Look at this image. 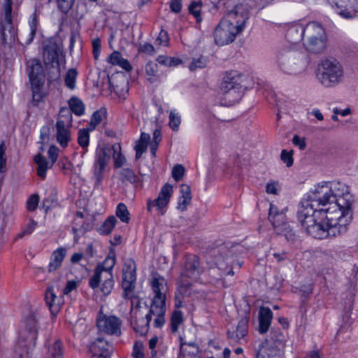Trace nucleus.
<instances>
[{
	"label": "nucleus",
	"mask_w": 358,
	"mask_h": 358,
	"mask_svg": "<svg viewBox=\"0 0 358 358\" xmlns=\"http://www.w3.org/2000/svg\"><path fill=\"white\" fill-rule=\"evenodd\" d=\"M119 179L122 182L136 183L139 180V177L133 171V170L125 168L122 169L119 173Z\"/></svg>",
	"instance_id": "e433bc0d"
},
{
	"label": "nucleus",
	"mask_w": 358,
	"mask_h": 358,
	"mask_svg": "<svg viewBox=\"0 0 358 358\" xmlns=\"http://www.w3.org/2000/svg\"><path fill=\"white\" fill-rule=\"evenodd\" d=\"M242 251L243 248L239 244H221L213 252L215 263L220 269L225 271L227 275H234L236 266L241 268L242 266L243 262L237 259L238 255Z\"/></svg>",
	"instance_id": "39448f33"
},
{
	"label": "nucleus",
	"mask_w": 358,
	"mask_h": 358,
	"mask_svg": "<svg viewBox=\"0 0 358 358\" xmlns=\"http://www.w3.org/2000/svg\"><path fill=\"white\" fill-rule=\"evenodd\" d=\"M107 61L113 64L121 67L122 69L129 72L132 69V66L129 62L122 57V55L118 51H114L108 58Z\"/></svg>",
	"instance_id": "72a5a7b5"
},
{
	"label": "nucleus",
	"mask_w": 358,
	"mask_h": 358,
	"mask_svg": "<svg viewBox=\"0 0 358 358\" xmlns=\"http://www.w3.org/2000/svg\"><path fill=\"white\" fill-rule=\"evenodd\" d=\"M96 287H90L93 290L99 287L103 295L110 294L114 287L113 275L110 273H106L101 275Z\"/></svg>",
	"instance_id": "393cba45"
},
{
	"label": "nucleus",
	"mask_w": 358,
	"mask_h": 358,
	"mask_svg": "<svg viewBox=\"0 0 358 358\" xmlns=\"http://www.w3.org/2000/svg\"><path fill=\"white\" fill-rule=\"evenodd\" d=\"M277 63L282 73L296 76L306 71L308 65V59L301 52L284 48L280 50L277 55Z\"/></svg>",
	"instance_id": "423d86ee"
},
{
	"label": "nucleus",
	"mask_w": 358,
	"mask_h": 358,
	"mask_svg": "<svg viewBox=\"0 0 358 358\" xmlns=\"http://www.w3.org/2000/svg\"><path fill=\"white\" fill-rule=\"evenodd\" d=\"M292 143L294 145L298 146L301 150H304L306 148V142L303 138L295 135L293 137Z\"/></svg>",
	"instance_id": "e2e57ef3"
},
{
	"label": "nucleus",
	"mask_w": 358,
	"mask_h": 358,
	"mask_svg": "<svg viewBox=\"0 0 358 358\" xmlns=\"http://www.w3.org/2000/svg\"><path fill=\"white\" fill-rule=\"evenodd\" d=\"M45 300L52 314H57L60 308V299L57 296L52 287H48Z\"/></svg>",
	"instance_id": "cd10ccee"
},
{
	"label": "nucleus",
	"mask_w": 358,
	"mask_h": 358,
	"mask_svg": "<svg viewBox=\"0 0 358 358\" xmlns=\"http://www.w3.org/2000/svg\"><path fill=\"white\" fill-rule=\"evenodd\" d=\"M145 73L148 76V80L152 83L159 78L158 65L156 62L150 61L147 62L145 67Z\"/></svg>",
	"instance_id": "c9c22d12"
},
{
	"label": "nucleus",
	"mask_w": 358,
	"mask_h": 358,
	"mask_svg": "<svg viewBox=\"0 0 358 358\" xmlns=\"http://www.w3.org/2000/svg\"><path fill=\"white\" fill-rule=\"evenodd\" d=\"M36 319L34 314H29L24 320L20 330L15 352L20 357L28 355L34 349L37 338Z\"/></svg>",
	"instance_id": "6e6552de"
},
{
	"label": "nucleus",
	"mask_w": 358,
	"mask_h": 358,
	"mask_svg": "<svg viewBox=\"0 0 358 358\" xmlns=\"http://www.w3.org/2000/svg\"><path fill=\"white\" fill-rule=\"evenodd\" d=\"M83 258V254L81 252L74 253L71 257V262L72 264L78 263Z\"/></svg>",
	"instance_id": "774afa93"
},
{
	"label": "nucleus",
	"mask_w": 358,
	"mask_h": 358,
	"mask_svg": "<svg viewBox=\"0 0 358 358\" xmlns=\"http://www.w3.org/2000/svg\"><path fill=\"white\" fill-rule=\"evenodd\" d=\"M241 76L236 71H231L224 77L221 90L230 103H234L241 96Z\"/></svg>",
	"instance_id": "4468645a"
},
{
	"label": "nucleus",
	"mask_w": 358,
	"mask_h": 358,
	"mask_svg": "<svg viewBox=\"0 0 358 358\" xmlns=\"http://www.w3.org/2000/svg\"><path fill=\"white\" fill-rule=\"evenodd\" d=\"M327 36L324 29L317 22H310L304 27L303 42H310L312 40Z\"/></svg>",
	"instance_id": "b1692460"
},
{
	"label": "nucleus",
	"mask_w": 358,
	"mask_h": 358,
	"mask_svg": "<svg viewBox=\"0 0 358 358\" xmlns=\"http://www.w3.org/2000/svg\"><path fill=\"white\" fill-rule=\"evenodd\" d=\"M202 3L201 1H194L189 6V11L192 14L196 19L200 17V13L201 10Z\"/></svg>",
	"instance_id": "603ef678"
},
{
	"label": "nucleus",
	"mask_w": 358,
	"mask_h": 358,
	"mask_svg": "<svg viewBox=\"0 0 358 358\" xmlns=\"http://www.w3.org/2000/svg\"><path fill=\"white\" fill-rule=\"evenodd\" d=\"M121 320L115 316H103L97 320L96 326L99 331L110 335H120Z\"/></svg>",
	"instance_id": "6ab92c4d"
},
{
	"label": "nucleus",
	"mask_w": 358,
	"mask_h": 358,
	"mask_svg": "<svg viewBox=\"0 0 358 358\" xmlns=\"http://www.w3.org/2000/svg\"><path fill=\"white\" fill-rule=\"evenodd\" d=\"M273 317L269 308H261L259 313V331L264 334L268 331Z\"/></svg>",
	"instance_id": "a878e982"
},
{
	"label": "nucleus",
	"mask_w": 358,
	"mask_h": 358,
	"mask_svg": "<svg viewBox=\"0 0 358 358\" xmlns=\"http://www.w3.org/2000/svg\"><path fill=\"white\" fill-rule=\"evenodd\" d=\"M116 215L122 222L128 223L130 220L129 213L126 205L120 203L116 208Z\"/></svg>",
	"instance_id": "79ce46f5"
},
{
	"label": "nucleus",
	"mask_w": 358,
	"mask_h": 358,
	"mask_svg": "<svg viewBox=\"0 0 358 358\" xmlns=\"http://www.w3.org/2000/svg\"><path fill=\"white\" fill-rule=\"evenodd\" d=\"M165 310V304H151L148 314H150V320L152 319V315L156 316L154 320L155 327H162L164 324L165 320L164 315Z\"/></svg>",
	"instance_id": "c85d7f7f"
},
{
	"label": "nucleus",
	"mask_w": 358,
	"mask_h": 358,
	"mask_svg": "<svg viewBox=\"0 0 358 358\" xmlns=\"http://www.w3.org/2000/svg\"><path fill=\"white\" fill-rule=\"evenodd\" d=\"M6 146L4 141L0 143V173H4L6 171Z\"/></svg>",
	"instance_id": "49530a36"
},
{
	"label": "nucleus",
	"mask_w": 358,
	"mask_h": 358,
	"mask_svg": "<svg viewBox=\"0 0 358 358\" xmlns=\"http://www.w3.org/2000/svg\"><path fill=\"white\" fill-rule=\"evenodd\" d=\"M170 8L173 12L176 13H180L182 8L181 0H172L170 3Z\"/></svg>",
	"instance_id": "680f3d73"
},
{
	"label": "nucleus",
	"mask_w": 358,
	"mask_h": 358,
	"mask_svg": "<svg viewBox=\"0 0 358 358\" xmlns=\"http://www.w3.org/2000/svg\"><path fill=\"white\" fill-rule=\"evenodd\" d=\"M171 331L176 332L178 330L179 325L182 323V313L180 310H176L171 316Z\"/></svg>",
	"instance_id": "c03bdc74"
},
{
	"label": "nucleus",
	"mask_w": 358,
	"mask_h": 358,
	"mask_svg": "<svg viewBox=\"0 0 358 358\" xmlns=\"http://www.w3.org/2000/svg\"><path fill=\"white\" fill-rule=\"evenodd\" d=\"M66 255V250L64 248H59L55 250L51 257L48 264V271L53 272L58 269Z\"/></svg>",
	"instance_id": "c756f323"
},
{
	"label": "nucleus",
	"mask_w": 358,
	"mask_h": 358,
	"mask_svg": "<svg viewBox=\"0 0 358 358\" xmlns=\"http://www.w3.org/2000/svg\"><path fill=\"white\" fill-rule=\"evenodd\" d=\"M61 48L53 40L45 41L43 45V61L48 71V79L57 80L60 76L59 56Z\"/></svg>",
	"instance_id": "9b49d317"
},
{
	"label": "nucleus",
	"mask_w": 358,
	"mask_h": 358,
	"mask_svg": "<svg viewBox=\"0 0 358 358\" xmlns=\"http://www.w3.org/2000/svg\"><path fill=\"white\" fill-rule=\"evenodd\" d=\"M29 33L27 38L26 39L25 43H31L36 35V32L38 27V18L36 13H32L29 20Z\"/></svg>",
	"instance_id": "58836bf2"
},
{
	"label": "nucleus",
	"mask_w": 358,
	"mask_h": 358,
	"mask_svg": "<svg viewBox=\"0 0 358 358\" xmlns=\"http://www.w3.org/2000/svg\"><path fill=\"white\" fill-rule=\"evenodd\" d=\"M37 222L34 221L33 219H30L29 224L23 229L22 232L18 234V238H22L24 236L30 235L37 227Z\"/></svg>",
	"instance_id": "3c124183"
},
{
	"label": "nucleus",
	"mask_w": 358,
	"mask_h": 358,
	"mask_svg": "<svg viewBox=\"0 0 358 358\" xmlns=\"http://www.w3.org/2000/svg\"><path fill=\"white\" fill-rule=\"evenodd\" d=\"M48 153L51 160L50 166H48L46 159L41 154L36 155L34 158V162L37 165V174L42 179L45 178L47 170L51 168L56 162L58 156V148L52 145L49 148Z\"/></svg>",
	"instance_id": "a211bd4d"
},
{
	"label": "nucleus",
	"mask_w": 358,
	"mask_h": 358,
	"mask_svg": "<svg viewBox=\"0 0 358 358\" xmlns=\"http://www.w3.org/2000/svg\"><path fill=\"white\" fill-rule=\"evenodd\" d=\"M298 219L306 232L314 238H331L347 231L351 222V217H344L333 215H316V213H307V210H298Z\"/></svg>",
	"instance_id": "f03ea898"
},
{
	"label": "nucleus",
	"mask_w": 358,
	"mask_h": 358,
	"mask_svg": "<svg viewBox=\"0 0 358 358\" xmlns=\"http://www.w3.org/2000/svg\"><path fill=\"white\" fill-rule=\"evenodd\" d=\"M115 264V257H108L103 263L99 264L95 269L93 275L89 280L90 287H96V283L101 274L106 273H113V268Z\"/></svg>",
	"instance_id": "5701e85b"
},
{
	"label": "nucleus",
	"mask_w": 358,
	"mask_h": 358,
	"mask_svg": "<svg viewBox=\"0 0 358 358\" xmlns=\"http://www.w3.org/2000/svg\"><path fill=\"white\" fill-rule=\"evenodd\" d=\"M156 43L159 45L167 46L169 43V36L166 31L162 30L156 39Z\"/></svg>",
	"instance_id": "13d9d810"
},
{
	"label": "nucleus",
	"mask_w": 358,
	"mask_h": 358,
	"mask_svg": "<svg viewBox=\"0 0 358 358\" xmlns=\"http://www.w3.org/2000/svg\"><path fill=\"white\" fill-rule=\"evenodd\" d=\"M147 144L143 143L140 141H137L135 145V150H136V158L139 159L142 154L145 152L147 149Z\"/></svg>",
	"instance_id": "052dcab7"
},
{
	"label": "nucleus",
	"mask_w": 358,
	"mask_h": 358,
	"mask_svg": "<svg viewBox=\"0 0 358 358\" xmlns=\"http://www.w3.org/2000/svg\"><path fill=\"white\" fill-rule=\"evenodd\" d=\"M38 201L39 198L38 195H32L27 202V209L30 211H34L37 208Z\"/></svg>",
	"instance_id": "bf43d9fd"
},
{
	"label": "nucleus",
	"mask_w": 358,
	"mask_h": 358,
	"mask_svg": "<svg viewBox=\"0 0 358 358\" xmlns=\"http://www.w3.org/2000/svg\"><path fill=\"white\" fill-rule=\"evenodd\" d=\"M181 122L180 116L175 111H171L169 114V126L173 131H178Z\"/></svg>",
	"instance_id": "de8ad7c7"
},
{
	"label": "nucleus",
	"mask_w": 358,
	"mask_h": 358,
	"mask_svg": "<svg viewBox=\"0 0 358 358\" xmlns=\"http://www.w3.org/2000/svg\"><path fill=\"white\" fill-rule=\"evenodd\" d=\"M113 350V345L99 337L92 343L89 348L92 358H109Z\"/></svg>",
	"instance_id": "412c9836"
},
{
	"label": "nucleus",
	"mask_w": 358,
	"mask_h": 358,
	"mask_svg": "<svg viewBox=\"0 0 358 358\" xmlns=\"http://www.w3.org/2000/svg\"><path fill=\"white\" fill-rule=\"evenodd\" d=\"M27 69L31 86L33 101L38 103L44 96L43 87L45 74L43 66L38 59H31L27 63Z\"/></svg>",
	"instance_id": "9d476101"
},
{
	"label": "nucleus",
	"mask_w": 358,
	"mask_h": 358,
	"mask_svg": "<svg viewBox=\"0 0 358 358\" xmlns=\"http://www.w3.org/2000/svg\"><path fill=\"white\" fill-rule=\"evenodd\" d=\"M151 285L155 296L152 304H165L167 282L165 278L157 273L153 274Z\"/></svg>",
	"instance_id": "f3484780"
},
{
	"label": "nucleus",
	"mask_w": 358,
	"mask_h": 358,
	"mask_svg": "<svg viewBox=\"0 0 358 358\" xmlns=\"http://www.w3.org/2000/svg\"><path fill=\"white\" fill-rule=\"evenodd\" d=\"M173 193V187L169 183H166L161 189L160 192L154 200L148 199L147 202V209L149 212L152 211L153 207H156L159 211L169 203L170 198Z\"/></svg>",
	"instance_id": "aec40b11"
},
{
	"label": "nucleus",
	"mask_w": 358,
	"mask_h": 358,
	"mask_svg": "<svg viewBox=\"0 0 358 358\" xmlns=\"http://www.w3.org/2000/svg\"><path fill=\"white\" fill-rule=\"evenodd\" d=\"M136 280V265L132 259L125 261L122 268V296L126 299H131V307L130 310V323L134 330L143 336L148 331L150 314L145 316L140 310V301L134 296Z\"/></svg>",
	"instance_id": "7ed1b4c3"
},
{
	"label": "nucleus",
	"mask_w": 358,
	"mask_h": 358,
	"mask_svg": "<svg viewBox=\"0 0 358 358\" xmlns=\"http://www.w3.org/2000/svg\"><path fill=\"white\" fill-rule=\"evenodd\" d=\"M203 272V268L200 266L199 257L193 255H187L178 280V292L182 295L189 294L192 283L199 278Z\"/></svg>",
	"instance_id": "0eeeda50"
},
{
	"label": "nucleus",
	"mask_w": 358,
	"mask_h": 358,
	"mask_svg": "<svg viewBox=\"0 0 358 358\" xmlns=\"http://www.w3.org/2000/svg\"><path fill=\"white\" fill-rule=\"evenodd\" d=\"M56 1L58 9L64 13H67L71 9L75 0H56Z\"/></svg>",
	"instance_id": "8fccbe9b"
},
{
	"label": "nucleus",
	"mask_w": 358,
	"mask_h": 358,
	"mask_svg": "<svg viewBox=\"0 0 358 358\" xmlns=\"http://www.w3.org/2000/svg\"><path fill=\"white\" fill-rule=\"evenodd\" d=\"M293 152L292 151H287L286 150H282L280 154L281 160L286 164L287 167H290L293 164V157H292Z\"/></svg>",
	"instance_id": "864d4df0"
},
{
	"label": "nucleus",
	"mask_w": 358,
	"mask_h": 358,
	"mask_svg": "<svg viewBox=\"0 0 358 358\" xmlns=\"http://www.w3.org/2000/svg\"><path fill=\"white\" fill-rule=\"evenodd\" d=\"M143 345L141 343H135L133 348L132 356L134 358H143L144 353L143 352Z\"/></svg>",
	"instance_id": "4d7b16f0"
},
{
	"label": "nucleus",
	"mask_w": 358,
	"mask_h": 358,
	"mask_svg": "<svg viewBox=\"0 0 358 358\" xmlns=\"http://www.w3.org/2000/svg\"><path fill=\"white\" fill-rule=\"evenodd\" d=\"M102 148H108L109 149V159H110V155H113L115 168H120L124 164L126 159L121 152V146L119 143H115L112 146L105 145Z\"/></svg>",
	"instance_id": "2f4dec72"
},
{
	"label": "nucleus",
	"mask_w": 358,
	"mask_h": 358,
	"mask_svg": "<svg viewBox=\"0 0 358 358\" xmlns=\"http://www.w3.org/2000/svg\"><path fill=\"white\" fill-rule=\"evenodd\" d=\"M71 125L72 115L69 110L66 108H61L55 128L57 141L63 148H66L71 139L70 129Z\"/></svg>",
	"instance_id": "ddd939ff"
},
{
	"label": "nucleus",
	"mask_w": 358,
	"mask_h": 358,
	"mask_svg": "<svg viewBox=\"0 0 358 358\" xmlns=\"http://www.w3.org/2000/svg\"><path fill=\"white\" fill-rule=\"evenodd\" d=\"M69 106L70 107L69 112L73 113L78 116H80L85 113V105L83 101L77 97H72L69 101Z\"/></svg>",
	"instance_id": "4c0bfd02"
},
{
	"label": "nucleus",
	"mask_w": 358,
	"mask_h": 358,
	"mask_svg": "<svg viewBox=\"0 0 358 358\" xmlns=\"http://www.w3.org/2000/svg\"><path fill=\"white\" fill-rule=\"evenodd\" d=\"M63 346L59 340H55L48 346L45 358H62Z\"/></svg>",
	"instance_id": "f704fd0d"
},
{
	"label": "nucleus",
	"mask_w": 358,
	"mask_h": 358,
	"mask_svg": "<svg viewBox=\"0 0 358 358\" xmlns=\"http://www.w3.org/2000/svg\"><path fill=\"white\" fill-rule=\"evenodd\" d=\"M268 219L276 234L285 236L287 241L294 240L296 235L287 221L285 210H279L271 203Z\"/></svg>",
	"instance_id": "f8f14e48"
},
{
	"label": "nucleus",
	"mask_w": 358,
	"mask_h": 358,
	"mask_svg": "<svg viewBox=\"0 0 358 358\" xmlns=\"http://www.w3.org/2000/svg\"><path fill=\"white\" fill-rule=\"evenodd\" d=\"M191 200L192 194L190 187L188 185L182 184L180 187V196L178 199V208L182 211L186 210Z\"/></svg>",
	"instance_id": "473e14b6"
},
{
	"label": "nucleus",
	"mask_w": 358,
	"mask_h": 358,
	"mask_svg": "<svg viewBox=\"0 0 358 358\" xmlns=\"http://www.w3.org/2000/svg\"><path fill=\"white\" fill-rule=\"evenodd\" d=\"M249 317L245 315L239 320L235 331H228L227 336L232 342L242 344L246 341V336L248 331Z\"/></svg>",
	"instance_id": "4be33fe9"
},
{
	"label": "nucleus",
	"mask_w": 358,
	"mask_h": 358,
	"mask_svg": "<svg viewBox=\"0 0 358 358\" xmlns=\"http://www.w3.org/2000/svg\"><path fill=\"white\" fill-rule=\"evenodd\" d=\"M336 11L338 14L346 19L352 18L355 16V11L353 10H348L347 8L343 6L342 4L336 3Z\"/></svg>",
	"instance_id": "09e8293b"
},
{
	"label": "nucleus",
	"mask_w": 358,
	"mask_h": 358,
	"mask_svg": "<svg viewBox=\"0 0 358 358\" xmlns=\"http://www.w3.org/2000/svg\"><path fill=\"white\" fill-rule=\"evenodd\" d=\"M93 130H89V127L81 129L78 134V143L83 149L87 148L90 142V132Z\"/></svg>",
	"instance_id": "a19ab883"
},
{
	"label": "nucleus",
	"mask_w": 358,
	"mask_h": 358,
	"mask_svg": "<svg viewBox=\"0 0 358 358\" xmlns=\"http://www.w3.org/2000/svg\"><path fill=\"white\" fill-rule=\"evenodd\" d=\"M77 75L78 72L75 69H71L67 71L64 81L68 88L71 90L75 88Z\"/></svg>",
	"instance_id": "37998d69"
},
{
	"label": "nucleus",
	"mask_w": 358,
	"mask_h": 358,
	"mask_svg": "<svg viewBox=\"0 0 358 358\" xmlns=\"http://www.w3.org/2000/svg\"><path fill=\"white\" fill-rule=\"evenodd\" d=\"M109 152L108 148H101L96 152L94 164V178L96 186H99L102 181L106 166L109 162Z\"/></svg>",
	"instance_id": "dca6fc26"
},
{
	"label": "nucleus",
	"mask_w": 358,
	"mask_h": 358,
	"mask_svg": "<svg viewBox=\"0 0 358 358\" xmlns=\"http://www.w3.org/2000/svg\"><path fill=\"white\" fill-rule=\"evenodd\" d=\"M116 222L117 220L113 215L109 216L99 228V233L101 235L109 234L115 227Z\"/></svg>",
	"instance_id": "ea45409f"
},
{
	"label": "nucleus",
	"mask_w": 358,
	"mask_h": 358,
	"mask_svg": "<svg viewBox=\"0 0 358 358\" xmlns=\"http://www.w3.org/2000/svg\"><path fill=\"white\" fill-rule=\"evenodd\" d=\"M248 19L249 13L246 10L236 9L229 12L215 29V43L225 45L232 43L243 31Z\"/></svg>",
	"instance_id": "20e7f679"
},
{
	"label": "nucleus",
	"mask_w": 358,
	"mask_h": 358,
	"mask_svg": "<svg viewBox=\"0 0 358 358\" xmlns=\"http://www.w3.org/2000/svg\"><path fill=\"white\" fill-rule=\"evenodd\" d=\"M104 113L101 110L95 111L90 119V122L87 126L89 130H94L96 127L102 121Z\"/></svg>",
	"instance_id": "a18cd8bd"
},
{
	"label": "nucleus",
	"mask_w": 358,
	"mask_h": 358,
	"mask_svg": "<svg viewBox=\"0 0 358 358\" xmlns=\"http://www.w3.org/2000/svg\"><path fill=\"white\" fill-rule=\"evenodd\" d=\"M352 195L348 192V187L340 182H322L313 187L307 198L302 201L300 210L316 215H333L352 217Z\"/></svg>",
	"instance_id": "f257e3e1"
},
{
	"label": "nucleus",
	"mask_w": 358,
	"mask_h": 358,
	"mask_svg": "<svg viewBox=\"0 0 358 358\" xmlns=\"http://www.w3.org/2000/svg\"><path fill=\"white\" fill-rule=\"evenodd\" d=\"M77 287V283L74 280H69L67 282L66 285L64 289V294H68Z\"/></svg>",
	"instance_id": "69168bd1"
},
{
	"label": "nucleus",
	"mask_w": 358,
	"mask_h": 358,
	"mask_svg": "<svg viewBox=\"0 0 358 358\" xmlns=\"http://www.w3.org/2000/svg\"><path fill=\"white\" fill-rule=\"evenodd\" d=\"M206 59L203 57H200L196 59H194L189 64V69L194 71L196 69H201L206 65Z\"/></svg>",
	"instance_id": "5fc2aeb1"
},
{
	"label": "nucleus",
	"mask_w": 358,
	"mask_h": 358,
	"mask_svg": "<svg viewBox=\"0 0 358 358\" xmlns=\"http://www.w3.org/2000/svg\"><path fill=\"white\" fill-rule=\"evenodd\" d=\"M273 257L276 259L278 262H282L287 259V253L285 252H282L281 253H273Z\"/></svg>",
	"instance_id": "338daca9"
},
{
	"label": "nucleus",
	"mask_w": 358,
	"mask_h": 358,
	"mask_svg": "<svg viewBox=\"0 0 358 358\" xmlns=\"http://www.w3.org/2000/svg\"><path fill=\"white\" fill-rule=\"evenodd\" d=\"M344 71L342 65L336 59H325L321 62L317 70V78L326 87H334L343 78Z\"/></svg>",
	"instance_id": "1a4fd4ad"
},
{
	"label": "nucleus",
	"mask_w": 358,
	"mask_h": 358,
	"mask_svg": "<svg viewBox=\"0 0 358 358\" xmlns=\"http://www.w3.org/2000/svg\"><path fill=\"white\" fill-rule=\"evenodd\" d=\"M185 173V168L181 164H177L173 166L172 170V177L176 181L180 180Z\"/></svg>",
	"instance_id": "6e6d98bb"
},
{
	"label": "nucleus",
	"mask_w": 358,
	"mask_h": 358,
	"mask_svg": "<svg viewBox=\"0 0 358 358\" xmlns=\"http://www.w3.org/2000/svg\"><path fill=\"white\" fill-rule=\"evenodd\" d=\"M4 21L1 22V36L3 43L11 44L15 41L16 34L12 23V1L4 0Z\"/></svg>",
	"instance_id": "2eb2a0df"
},
{
	"label": "nucleus",
	"mask_w": 358,
	"mask_h": 358,
	"mask_svg": "<svg viewBox=\"0 0 358 358\" xmlns=\"http://www.w3.org/2000/svg\"><path fill=\"white\" fill-rule=\"evenodd\" d=\"M287 41L292 43H297L304 38V27L301 24H296L290 27L286 34Z\"/></svg>",
	"instance_id": "7c9ffc66"
},
{
	"label": "nucleus",
	"mask_w": 358,
	"mask_h": 358,
	"mask_svg": "<svg viewBox=\"0 0 358 358\" xmlns=\"http://www.w3.org/2000/svg\"><path fill=\"white\" fill-rule=\"evenodd\" d=\"M327 42V36H324V38H317L310 42H303V44L307 51L314 54H320L326 49Z\"/></svg>",
	"instance_id": "bb28decb"
},
{
	"label": "nucleus",
	"mask_w": 358,
	"mask_h": 358,
	"mask_svg": "<svg viewBox=\"0 0 358 358\" xmlns=\"http://www.w3.org/2000/svg\"><path fill=\"white\" fill-rule=\"evenodd\" d=\"M141 50L143 52L150 55H154L155 52V49L154 46L152 44L148 43L143 44L141 47Z\"/></svg>",
	"instance_id": "0e129e2a"
}]
</instances>
